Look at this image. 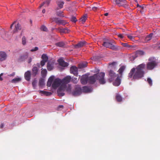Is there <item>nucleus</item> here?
Listing matches in <instances>:
<instances>
[{"label": "nucleus", "instance_id": "nucleus-1", "mask_svg": "<svg viewBox=\"0 0 160 160\" xmlns=\"http://www.w3.org/2000/svg\"><path fill=\"white\" fill-rule=\"evenodd\" d=\"M145 66V64L143 63L138 65L136 68H132L128 74V78L133 77V79H138L144 77L145 74L144 70Z\"/></svg>", "mask_w": 160, "mask_h": 160}, {"label": "nucleus", "instance_id": "nucleus-2", "mask_svg": "<svg viewBox=\"0 0 160 160\" xmlns=\"http://www.w3.org/2000/svg\"><path fill=\"white\" fill-rule=\"evenodd\" d=\"M104 76L105 73L102 72L94 74L93 76L88 77V82L92 84L95 82L97 80H98L100 84H104L106 82V81L104 79Z\"/></svg>", "mask_w": 160, "mask_h": 160}, {"label": "nucleus", "instance_id": "nucleus-3", "mask_svg": "<svg viewBox=\"0 0 160 160\" xmlns=\"http://www.w3.org/2000/svg\"><path fill=\"white\" fill-rule=\"evenodd\" d=\"M72 78L70 76H67L64 78L62 80V84L60 87V89L64 90L66 88L67 84L70 82L71 81Z\"/></svg>", "mask_w": 160, "mask_h": 160}, {"label": "nucleus", "instance_id": "nucleus-4", "mask_svg": "<svg viewBox=\"0 0 160 160\" xmlns=\"http://www.w3.org/2000/svg\"><path fill=\"white\" fill-rule=\"evenodd\" d=\"M102 45L107 48H109L113 50H116L118 49V48L112 44L111 42L108 41L104 42Z\"/></svg>", "mask_w": 160, "mask_h": 160}, {"label": "nucleus", "instance_id": "nucleus-5", "mask_svg": "<svg viewBox=\"0 0 160 160\" xmlns=\"http://www.w3.org/2000/svg\"><path fill=\"white\" fill-rule=\"evenodd\" d=\"M82 93V88L78 86H75L74 91L72 92V95L74 96H77L80 95Z\"/></svg>", "mask_w": 160, "mask_h": 160}, {"label": "nucleus", "instance_id": "nucleus-6", "mask_svg": "<svg viewBox=\"0 0 160 160\" xmlns=\"http://www.w3.org/2000/svg\"><path fill=\"white\" fill-rule=\"evenodd\" d=\"M62 84V80L59 78H56L55 79L52 84V87L53 88L56 89L59 87L60 85Z\"/></svg>", "mask_w": 160, "mask_h": 160}, {"label": "nucleus", "instance_id": "nucleus-7", "mask_svg": "<svg viewBox=\"0 0 160 160\" xmlns=\"http://www.w3.org/2000/svg\"><path fill=\"white\" fill-rule=\"evenodd\" d=\"M157 64L155 61L149 62L147 64V68L148 70H152L157 66Z\"/></svg>", "mask_w": 160, "mask_h": 160}, {"label": "nucleus", "instance_id": "nucleus-8", "mask_svg": "<svg viewBox=\"0 0 160 160\" xmlns=\"http://www.w3.org/2000/svg\"><path fill=\"white\" fill-rule=\"evenodd\" d=\"M109 81L110 82H112L114 79L115 78L117 77L116 74L112 70L109 71Z\"/></svg>", "mask_w": 160, "mask_h": 160}, {"label": "nucleus", "instance_id": "nucleus-9", "mask_svg": "<svg viewBox=\"0 0 160 160\" xmlns=\"http://www.w3.org/2000/svg\"><path fill=\"white\" fill-rule=\"evenodd\" d=\"M70 72L73 74L75 76H78V72L77 68L75 66H72L70 68Z\"/></svg>", "mask_w": 160, "mask_h": 160}, {"label": "nucleus", "instance_id": "nucleus-10", "mask_svg": "<svg viewBox=\"0 0 160 160\" xmlns=\"http://www.w3.org/2000/svg\"><path fill=\"white\" fill-rule=\"evenodd\" d=\"M55 63L54 61H49L47 64V68L48 71H51L54 68V64Z\"/></svg>", "mask_w": 160, "mask_h": 160}, {"label": "nucleus", "instance_id": "nucleus-11", "mask_svg": "<svg viewBox=\"0 0 160 160\" xmlns=\"http://www.w3.org/2000/svg\"><path fill=\"white\" fill-rule=\"evenodd\" d=\"M114 1L119 7L124 6L127 4L126 0H114Z\"/></svg>", "mask_w": 160, "mask_h": 160}, {"label": "nucleus", "instance_id": "nucleus-12", "mask_svg": "<svg viewBox=\"0 0 160 160\" xmlns=\"http://www.w3.org/2000/svg\"><path fill=\"white\" fill-rule=\"evenodd\" d=\"M88 77L86 75L82 76L81 78V83L83 84H86L88 82Z\"/></svg>", "mask_w": 160, "mask_h": 160}, {"label": "nucleus", "instance_id": "nucleus-13", "mask_svg": "<svg viewBox=\"0 0 160 160\" xmlns=\"http://www.w3.org/2000/svg\"><path fill=\"white\" fill-rule=\"evenodd\" d=\"M58 62L59 65L62 67H66L68 65V63L65 62L62 59H59Z\"/></svg>", "mask_w": 160, "mask_h": 160}, {"label": "nucleus", "instance_id": "nucleus-14", "mask_svg": "<svg viewBox=\"0 0 160 160\" xmlns=\"http://www.w3.org/2000/svg\"><path fill=\"white\" fill-rule=\"evenodd\" d=\"M31 72L29 71H28L24 74L25 79L27 81H29L31 79Z\"/></svg>", "mask_w": 160, "mask_h": 160}, {"label": "nucleus", "instance_id": "nucleus-15", "mask_svg": "<svg viewBox=\"0 0 160 160\" xmlns=\"http://www.w3.org/2000/svg\"><path fill=\"white\" fill-rule=\"evenodd\" d=\"M6 53L3 52H0V61H2L5 60L7 58Z\"/></svg>", "mask_w": 160, "mask_h": 160}, {"label": "nucleus", "instance_id": "nucleus-16", "mask_svg": "<svg viewBox=\"0 0 160 160\" xmlns=\"http://www.w3.org/2000/svg\"><path fill=\"white\" fill-rule=\"evenodd\" d=\"M121 83V79L118 76L115 80L113 82V85L115 86H118Z\"/></svg>", "mask_w": 160, "mask_h": 160}, {"label": "nucleus", "instance_id": "nucleus-17", "mask_svg": "<svg viewBox=\"0 0 160 160\" xmlns=\"http://www.w3.org/2000/svg\"><path fill=\"white\" fill-rule=\"evenodd\" d=\"M86 42L85 41L81 42L75 45L74 46L75 48H78L83 46L86 44Z\"/></svg>", "mask_w": 160, "mask_h": 160}, {"label": "nucleus", "instance_id": "nucleus-18", "mask_svg": "<svg viewBox=\"0 0 160 160\" xmlns=\"http://www.w3.org/2000/svg\"><path fill=\"white\" fill-rule=\"evenodd\" d=\"M56 23L59 24L65 25L66 22L64 20L59 19L58 18H56L54 19Z\"/></svg>", "mask_w": 160, "mask_h": 160}, {"label": "nucleus", "instance_id": "nucleus-19", "mask_svg": "<svg viewBox=\"0 0 160 160\" xmlns=\"http://www.w3.org/2000/svg\"><path fill=\"white\" fill-rule=\"evenodd\" d=\"M21 29V27L20 25L18 23L17 25H15V28L13 30L14 33L17 32L18 30H20Z\"/></svg>", "mask_w": 160, "mask_h": 160}, {"label": "nucleus", "instance_id": "nucleus-20", "mask_svg": "<svg viewBox=\"0 0 160 160\" xmlns=\"http://www.w3.org/2000/svg\"><path fill=\"white\" fill-rule=\"evenodd\" d=\"M64 2L62 1H58L56 2V3L58 7V9L62 8L63 5L64 4Z\"/></svg>", "mask_w": 160, "mask_h": 160}, {"label": "nucleus", "instance_id": "nucleus-21", "mask_svg": "<svg viewBox=\"0 0 160 160\" xmlns=\"http://www.w3.org/2000/svg\"><path fill=\"white\" fill-rule=\"evenodd\" d=\"M153 33H151L149 35L147 36L144 39V41L143 42L144 43H146L148 41L150 40L152 36Z\"/></svg>", "mask_w": 160, "mask_h": 160}, {"label": "nucleus", "instance_id": "nucleus-22", "mask_svg": "<svg viewBox=\"0 0 160 160\" xmlns=\"http://www.w3.org/2000/svg\"><path fill=\"white\" fill-rule=\"evenodd\" d=\"M91 91L90 88L87 86L83 87L82 89V92H90Z\"/></svg>", "mask_w": 160, "mask_h": 160}, {"label": "nucleus", "instance_id": "nucleus-23", "mask_svg": "<svg viewBox=\"0 0 160 160\" xmlns=\"http://www.w3.org/2000/svg\"><path fill=\"white\" fill-rule=\"evenodd\" d=\"M38 69L36 67H33L32 69V75L35 76L38 74Z\"/></svg>", "mask_w": 160, "mask_h": 160}, {"label": "nucleus", "instance_id": "nucleus-24", "mask_svg": "<svg viewBox=\"0 0 160 160\" xmlns=\"http://www.w3.org/2000/svg\"><path fill=\"white\" fill-rule=\"evenodd\" d=\"M65 90L68 93H72L71 85L70 84L66 85Z\"/></svg>", "mask_w": 160, "mask_h": 160}, {"label": "nucleus", "instance_id": "nucleus-25", "mask_svg": "<svg viewBox=\"0 0 160 160\" xmlns=\"http://www.w3.org/2000/svg\"><path fill=\"white\" fill-rule=\"evenodd\" d=\"M66 88H65V89L64 90H62L60 89V87L58 89V95L62 97L64 95V93L62 92V91H64L65 90Z\"/></svg>", "mask_w": 160, "mask_h": 160}, {"label": "nucleus", "instance_id": "nucleus-26", "mask_svg": "<svg viewBox=\"0 0 160 160\" xmlns=\"http://www.w3.org/2000/svg\"><path fill=\"white\" fill-rule=\"evenodd\" d=\"M28 57V53H26L25 54L22 55L20 56L19 58V60L21 61H23L26 59Z\"/></svg>", "mask_w": 160, "mask_h": 160}, {"label": "nucleus", "instance_id": "nucleus-27", "mask_svg": "<svg viewBox=\"0 0 160 160\" xmlns=\"http://www.w3.org/2000/svg\"><path fill=\"white\" fill-rule=\"evenodd\" d=\"M125 67L124 66H121L118 70V72L120 74L121 77L122 75V72L124 71L125 69Z\"/></svg>", "mask_w": 160, "mask_h": 160}, {"label": "nucleus", "instance_id": "nucleus-28", "mask_svg": "<svg viewBox=\"0 0 160 160\" xmlns=\"http://www.w3.org/2000/svg\"><path fill=\"white\" fill-rule=\"evenodd\" d=\"M40 93L44 94L46 96H50L52 94V93L50 92L45 91H40Z\"/></svg>", "mask_w": 160, "mask_h": 160}, {"label": "nucleus", "instance_id": "nucleus-29", "mask_svg": "<svg viewBox=\"0 0 160 160\" xmlns=\"http://www.w3.org/2000/svg\"><path fill=\"white\" fill-rule=\"evenodd\" d=\"M41 58L42 59V60L45 61V62H47L48 60V56L46 54H42Z\"/></svg>", "mask_w": 160, "mask_h": 160}, {"label": "nucleus", "instance_id": "nucleus-30", "mask_svg": "<svg viewBox=\"0 0 160 160\" xmlns=\"http://www.w3.org/2000/svg\"><path fill=\"white\" fill-rule=\"evenodd\" d=\"M47 71L45 69H42V71L41 72V73L42 76V77H45L46 76L47 74Z\"/></svg>", "mask_w": 160, "mask_h": 160}, {"label": "nucleus", "instance_id": "nucleus-31", "mask_svg": "<svg viewBox=\"0 0 160 160\" xmlns=\"http://www.w3.org/2000/svg\"><path fill=\"white\" fill-rule=\"evenodd\" d=\"M144 54V52L141 50L137 51L136 52V55L137 56H141L143 55Z\"/></svg>", "mask_w": 160, "mask_h": 160}, {"label": "nucleus", "instance_id": "nucleus-32", "mask_svg": "<svg viewBox=\"0 0 160 160\" xmlns=\"http://www.w3.org/2000/svg\"><path fill=\"white\" fill-rule=\"evenodd\" d=\"M21 80V79L20 78H15L12 79L11 82L13 83H16L20 81Z\"/></svg>", "mask_w": 160, "mask_h": 160}, {"label": "nucleus", "instance_id": "nucleus-33", "mask_svg": "<svg viewBox=\"0 0 160 160\" xmlns=\"http://www.w3.org/2000/svg\"><path fill=\"white\" fill-rule=\"evenodd\" d=\"M55 45L58 47H62L65 45V43L63 42H60L56 43Z\"/></svg>", "mask_w": 160, "mask_h": 160}, {"label": "nucleus", "instance_id": "nucleus-34", "mask_svg": "<svg viewBox=\"0 0 160 160\" xmlns=\"http://www.w3.org/2000/svg\"><path fill=\"white\" fill-rule=\"evenodd\" d=\"M87 19V15H84L83 17H82L80 19V21L82 22V23H84Z\"/></svg>", "mask_w": 160, "mask_h": 160}, {"label": "nucleus", "instance_id": "nucleus-35", "mask_svg": "<svg viewBox=\"0 0 160 160\" xmlns=\"http://www.w3.org/2000/svg\"><path fill=\"white\" fill-rule=\"evenodd\" d=\"M87 63H80L79 65V67L80 68H84L87 67Z\"/></svg>", "mask_w": 160, "mask_h": 160}, {"label": "nucleus", "instance_id": "nucleus-36", "mask_svg": "<svg viewBox=\"0 0 160 160\" xmlns=\"http://www.w3.org/2000/svg\"><path fill=\"white\" fill-rule=\"evenodd\" d=\"M63 13V12L62 11H58L56 12L57 15L59 17H64V16Z\"/></svg>", "mask_w": 160, "mask_h": 160}, {"label": "nucleus", "instance_id": "nucleus-37", "mask_svg": "<svg viewBox=\"0 0 160 160\" xmlns=\"http://www.w3.org/2000/svg\"><path fill=\"white\" fill-rule=\"evenodd\" d=\"M50 1L49 0H47L45 2H44L42 3L40 6L39 7V8H41L42 6H43L45 4H46L47 6H48L49 4Z\"/></svg>", "mask_w": 160, "mask_h": 160}, {"label": "nucleus", "instance_id": "nucleus-38", "mask_svg": "<svg viewBox=\"0 0 160 160\" xmlns=\"http://www.w3.org/2000/svg\"><path fill=\"white\" fill-rule=\"evenodd\" d=\"M116 98L117 101L118 102H120L122 101V98L119 94H117Z\"/></svg>", "mask_w": 160, "mask_h": 160}, {"label": "nucleus", "instance_id": "nucleus-39", "mask_svg": "<svg viewBox=\"0 0 160 160\" xmlns=\"http://www.w3.org/2000/svg\"><path fill=\"white\" fill-rule=\"evenodd\" d=\"M79 79H78L76 78H72V79H71L72 82L74 83H77Z\"/></svg>", "mask_w": 160, "mask_h": 160}, {"label": "nucleus", "instance_id": "nucleus-40", "mask_svg": "<svg viewBox=\"0 0 160 160\" xmlns=\"http://www.w3.org/2000/svg\"><path fill=\"white\" fill-rule=\"evenodd\" d=\"M39 85L40 86H42L44 84V80L43 79L41 78L39 81Z\"/></svg>", "mask_w": 160, "mask_h": 160}, {"label": "nucleus", "instance_id": "nucleus-41", "mask_svg": "<svg viewBox=\"0 0 160 160\" xmlns=\"http://www.w3.org/2000/svg\"><path fill=\"white\" fill-rule=\"evenodd\" d=\"M41 29L42 31H48V29L47 28V27L45 26L44 25H42L41 28Z\"/></svg>", "mask_w": 160, "mask_h": 160}, {"label": "nucleus", "instance_id": "nucleus-42", "mask_svg": "<svg viewBox=\"0 0 160 160\" xmlns=\"http://www.w3.org/2000/svg\"><path fill=\"white\" fill-rule=\"evenodd\" d=\"M147 81L150 86H152V81L151 78H147Z\"/></svg>", "mask_w": 160, "mask_h": 160}, {"label": "nucleus", "instance_id": "nucleus-43", "mask_svg": "<svg viewBox=\"0 0 160 160\" xmlns=\"http://www.w3.org/2000/svg\"><path fill=\"white\" fill-rule=\"evenodd\" d=\"M70 20L72 22H75L77 21V20L76 17L73 16L71 18Z\"/></svg>", "mask_w": 160, "mask_h": 160}, {"label": "nucleus", "instance_id": "nucleus-44", "mask_svg": "<svg viewBox=\"0 0 160 160\" xmlns=\"http://www.w3.org/2000/svg\"><path fill=\"white\" fill-rule=\"evenodd\" d=\"M26 39L24 36H23L22 38V43L23 45H24L26 43Z\"/></svg>", "mask_w": 160, "mask_h": 160}, {"label": "nucleus", "instance_id": "nucleus-45", "mask_svg": "<svg viewBox=\"0 0 160 160\" xmlns=\"http://www.w3.org/2000/svg\"><path fill=\"white\" fill-rule=\"evenodd\" d=\"M5 34V32L3 30H1L0 32V35H1V36L2 37H3V36Z\"/></svg>", "mask_w": 160, "mask_h": 160}, {"label": "nucleus", "instance_id": "nucleus-46", "mask_svg": "<svg viewBox=\"0 0 160 160\" xmlns=\"http://www.w3.org/2000/svg\"><path fill=\"white\" fill-rule=\"evenodd\" d=\"M128 38L131 39V40H133L134 39V37L132 36L131 35L127 34V35Z\"/></svg>", "mask_w": 160, "mask_h": 160}, {"label": "nucleus", "instance_id": "nucleus-47", "mask_svg": "<svg viewBox=\"0 0 160 160\" xmlns=\"http://www.w3.org/2000/svg\"><path fill=\"white\" fill-rule=\"evenodd\" d=\"M121 44L124 47H130L129 45L127 43H122Z\"/></svg>", "mask_w": 160, "mask_h": 160}, {"label": "nucleus", "instance_id": "nucleus-48", "mask_svg": "<svg viewBox=\"0 0 160 160\" xmlns=\"http://www.w3.org/2000/svg\"><path fill=\"white\" fill-rule=\"evenodd\" d=\"M54 76L50 77L48 79V81H49V82H52L53 80V79H54Z\"/></svg>", "mask_w": 160, "mask_h": 160}, {"label": "nucleus", "instance_id": "nucleus-49", "mask_svg": "<svg viewBox=\"0 0 160 160\" xmlns=\"http://www.w3.org/2000/svg\"><path fill=\"white\" fill-rule=\"evenodd\" d=\"M38 49V47H35L34 48L30 50L32 52H34L37 51Z\"/></svg>", "mask_w": 160, "mask_h": 160}, {"label": "nucleus", "instance_id": "nucleus-50", "mask_svg": "<svg viewBox=\"0 0 160 160\" xmlns=\"http://www.w3.org/2000/svg\"><path fill=\"white\" fill-rule=\"evenodd\" d=\"M36 83L37 82L35 80L32 82V84L33 87H36Z\"/></svg>", "mask_w": 160, "mask_h": 160}, {"label": "nucleus", "instance_id": "nucleus-51", "mask_svg": "<svg viewBox=\"0 0 160 160\" xmlns=\"http://www.w3.org/2000/svg\"><path fill=\"white\" fill-rule=\"evenodd\" d=\"M46 62H45V61H43V60H42L41 61V62H40V64L41 65V66H44L45 64V63Z\"/></svg>", "mask_w": 160, "mask_h": 160}, {"label": "nucleus", "instance_id": "nucleus-52", "mask_svg": "<svg viewBox=\"0 0 160 160\" xmlns=\"http://www.w3.org/2000/svg\"><path fill=\"white\" fill-rule=\"evenodd\" d=\"M98 8L96 7H93L92 8V10L93 11H96L98 9Z\"/></svg>", "mask_w": 160, "mask_h": 160}, {"label": "nucleus", "instance_id": "nucleus-53", "mask_svg": "<svg viewBox=\"0 0 160 160\" xmlns=\"http://www.w3.org/2000/svg\"><path fill=\"white\" fill-rule=\"evenodd\" d=\"M52 83V82H49V81H48L47 84V86L48 87H50L51 86Z\"/></svg>", "mask_w": 160, "mask_h": 160}, {"label": "nucleus", "instance_id": "nucleus-54", "mask_svg": "<svg viewBox=\"0 0 160 160\" xmlns=\"http://www.w3.org/2000/svg\"><path fill=\"white\" fill-rule=\"evenodd\" d=\"M65 30H67V28H61V31L60 32L61 33H64V32H65Z\"/></svg>", "mask_w": 160, "mask_h": 160}, {"label": "nucleus", "instance_id": "nucleus-55", "mask_svg": "<svg viewBox=\"0 0 160 160\" xmlns=\"http://www.w3.org/2000/svg\"><path fill=\"white\" fill-rule=\"evenodd\" d=\"M15 72H12V74H8V75L10 77L14 76L15 75Z\"/></svg>", "mask_w": 160, "mask_h": 160}, {"label": "nucleus", "instance_id": "nucleus-56", "mask_svg": "<svg viewBox=\"0 0 160 160\" xmlns=\"http://www.w3.org/2000/svg\"><path fill=\"white\" fill-rule=\"evenodd\" d=\"M118 36L119 38H123V36L121 34H119L118 35Z\"/></svg>", "mask_w": 160, "mask_h": 160}, {"label": "nucleus", "instance_id": "nucleus-57", "mask_svg": "<svg viewBox=\"0 0 160 160\" xmlns=\"http://www.w3.org/2000/svg\"><path fill=\"white\" fill-rule=\"evenodd\" d=\"M3 73H1L0 74V81H2L3 80V79L2 77V76L3 75Z\"/></svg>", "mask_w": 160, "mask_h": 160}, {"label": "nucleus", "instance_id": "nucleus-58", "mask_svg": "<svg viewBox=\"0 0 160 160\" xmlns=\"http://www.w3.org/2000/svg\"><path fill=\"white\" fill-rule=\"evenodd\" d=\"M15 23H16V21H14V22H13V23H12V24L11 25L10 28H11V29H12V26H13V25H14V24Z\"/></svg>", "mask_w": 160, "mask_h": 160}, {"label": "nucleus", "instance_id": "nucleus-59", "mask_svg": "<svg viewBox=\"0 0 160 160\" xmlns=\"http://www.w3.org/2000/svg\"><path fill=\"white\" fill-rule=\"evenodd\" d=\"M32 59L31 58V57L29 58L28 59V63H30L31 62H32Z\"/></svg>", "mask_w": 160, "mask_h": 160}, {"label": "nucleus", "instance_id": "nucleus-60", "mask_svg": "<svg viewBox=\"0 0 160 160\" xmlns=\"http://www.w3.org/2000/svg\"><path fill=\"white\" fill-rule=\"evenodd\" d=\"M55 29L60 32L61 31V28H55Z\"/></svg>", "mask_w": 160, "mask_h": 160}, {"label": "nucleus", "instance_id": "nucleus-61", "mask_svg": "<svg viewBox=\"0 0 160 160\" xmlns=\"http://www.w3.org/2000/svg\"><path fill=\"white\" fill-rule=\"evenodd\" d=\"M4 127V125L3 123H1L0 125V128H2Z\"/></svg>", "mask_w": 160, "mask_h": 160}, {"label": "nucleus", "instance_id": "nucleus-62", "mask_svg": "<svg viewBox=\"0 0 160 160\" xmlns=\"http://www.w3.org/2000/svg\"><path fill=\"white\" fill-rule=\"evenodd\" d=\"M116 63V62H113L112 63L110 64V65H115Z\"/></svg>", "mask_w": 160, "mask_h": 160}, {"label": "nucleus", "instance_id": "nucleus-63", "mask_svg": "<svg viewBox=\"0 0 160 160\" xmlns=\"http://www.w3.org/2000/svg\"><path fill=\"white\" fill-rule=\"evenodd\" d=\"M56 18H51V20H52V22H53V21L55 22V20H54V19Z\"/></svg>", "mask_w": 160, "mask_h": 160}, {"label": "nucleus", "instance_id": "nucleus-64", "mask_svg": "<svg viewBox=\"0 0 160 160\" xmlns=\"http://www.w3.org/2000/svg\"><path fill=\"white\" fill-rule=\"evenodd\" d=\"M58 107L59 108H62L63 107V105H60Z\"/></svg>", "mask_w": 160, "mask_h": 160}]
</instances>
